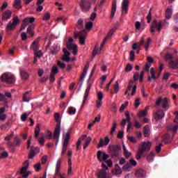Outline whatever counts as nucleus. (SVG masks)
<instances>
[{"label": "nucleus", "instance_id": "nucleus-1", "mask_svg": "<svg viewBox=\"0 0 178 178\" xmlns=\"http://www.w3.org/2000/svg\"><path fill=\"white\" fill-rule=\"evenodd\" d=\"M60 114L58 113H54V119L57 122V125H56V129H54V134H53V138L56 140V145H58L59 143V138L60 136V127L61 122L60 120Z\"/></svg>", "mask_w": 178, "mask_h": 178}, {"label": "nucleus", "instance_id": "nucleus-2", "mask_svg": "<svg viewBox=\"0 0 178 178\" xmlns=\"http://www.w3.org/2000/svg\"><path fill=\"white\" fill-rule=\"evenodd\" d=\"M72 128H70L65 134L63 135L61 156H65L70 140Z\"/></svg>", "mask_w": 178, "mask_h": 178}, {"label": "nucleus", "instance_id": "nucleus-3", "mask_svg": "<svg viewBox=\"0 0 178 178\" xmlns=\"http://www.w3.org/2000/svg\"><path fill=\"white\" fill-rule=\"evenodd\" d=\"M173 54L171 53H167L165 55V60L168 62L169 60V67L172 70H177L178 69V58L177 60H172Z\"/></svg>", "mask_w": 178, "mask_h": 178}, {"label": "nucleus", "instance_id": "nucleus-4", "mask_svg": "<svg viewBox=\"0 0 178 178\" xmlns=\"http://www.w3.org/2000/svg\"><path fill=\"white\" fill-rule=\"evenodd\" d=\"M122 151V147L120 145H113L109 147V152L113 159L118 158Z\"/></svg>", "mask_w": 178, "mask_h": 178}, {"label": "nucleus", "instance_id": "nucleus-5", "mask_svg": "<svg viewBox=\"0 0 178 178\" xmlns=\"http://www.w3.org/2000/svg\"><path fill=\"white\" fill-rule=\"evenodd\" d=\"M87 32L86 29H83L79 32H74V38L78 39L79 38V43L81 45H84L86 44V39Z\"/></svg>", "mask_w": 178, "mask_h": 178}, {"label": "nucleus", "instance_id": "nucleus-6", "mask_svg": "<svg viewBox=\"0 0 178 178\" xmlns=\"http://www.w3.org/2000/svg\"><path fill=\"white\" fill-rule=\"evenodd\" d=\"M92 2L95 0H81L79 3V6L83 12H88L91 9Z\"/></svg>", "mask_w": 178, "mask_h": 178}, {"label": "nucleus", "instance_id": "nucleus-7", "mask_svg": "<svg viewBox=\"0 0 178 178\" xmlns=\"http://www.w3.org/2000/svg\"><path fill=\"white\" fill-rule=\"evenodd\" d=\"M13 22L10 21L6 27V31H13L17 25L19 24V20L17 16H15L12 19Z\"/></svg>", "mask_w": 178, "mask_h": 178}, {"label": "nucleus", "instance_id": "nucleus-8", "mask_svg": "<svg viewBox=\"0 0 178 178\" xmlns=\"http://www.w3.org/2000/svg\"><path fill=\"white\" fill-rule=\"evenodd\" d=\"M1 79L3 82H6L8 83H13L15 81V78L14 75L10 74L9 72H5L1 76Z\"/></svg>", "mask_w": 178, "mask_h": 178}, {"label": "nucleus", "instance_id": "nucleus-9", "mask_svg": "<svg viewBox=\"0 0 178 178\" xmlns=\"http://www.w3.org/2000/svg\"><path fill=\"white\" fill-rule=\"evenodd\" d=\"M176 119L174 120V122L176 123V124H172L168 127V131L172 133L173 137L177 134V130H178V112H176Z\"/></svg>", "mask_w": 178, "mask_h": 178}, {"label": "nucleus", "instance_id": "nucleus-10", "mask_svg": "<svg viewBox=\"0 0 178 178\" xmlns=\"http://www.w3.org/2000/svg\"><path fill=\"white\" fill-rule=\"evenodd\" d=\"M151 147H152L151 142L149 141L143 142L138 149V151H140V154L147 153L150 151Z\"/></svg>", "mask_w": 178, "mask_h": 178}, {"label": "nucleus", "instance_id": "nucleus-11", "mask_svg": "<svg viewBox=\"0 0 178 178\" xmlns=\"http://www.w3.org/2000/svg\"><path fill=\"white\" fill-rule=\"evenodd\" d=\"M163 66H164L163 64H160V71L157 74V76L156 75L155 70H154V68H151V70H150L151 76L149 75L147 81L149 82H151L152 79H154V80L157 79L159 77V76L163 69Z\"/></svg>", "mask_w": 178, "mask_h": 178}, {"label": "nucleus", "instance_id": "nucleus-12", "mask_svg": "<svg viewBox=\"0 0 178 178\" xmlns=\"http://www.w3.org/2000/svg\"><path fill=\"white\" fill-rule=\"evenodd\" d=\"M29 161H26L24 163L22 168L17 172L18 175H21L23 178H26L29 177V173L27 172V169L29 168Z\"/></svg>", "mask_w": 178, "mask_h": 178}, {"label": "nucleus", "instance_id": "nucleus-13", "mask_svg": "<svg viewBox=\"0 0 178 178\" xmlns=\"http://www.w3.org/2000/svg\"><path fill=\"white\" fill-rule=\"evenodd\" d=\"M155 29H157V31L159 32H161V29H162V22H159V23L157 22L156 19H154L153 21L152 24L151 25L150 27V32L152 33H155Z\"/></svg>", "mask_w": 178, "mask_h": 178}, {"label": "nucleus", "instance_id": "nucleus-14", "mask_svg": "<svg viewBox=\"0 0 178 178\" xmlns=\"http://www.w3.org/2000/svg\"><path fill=\"white\" fill-rule=\"evenodd\" d=\"M97 158L100 162L106 161L109 159V155L102 150H99L97 153Z\"/></svg>", "mask_w": 178, "mask_h": 178}, {"label": "nucleus", "instance_id": "nucleus-15", "mask_svg": "<svg viewBox=\"0 0 178 178\" xmlns=\"http://www.w3.org/2000/svg\"><path fill=\"white\" fill-rule=\"evenodd\" d=\"M115 31H116V29H115V28H113V29H112L108 32V35L105 37V38L104 39L102 43L101 44L100 50H102V49L104 48V45H105V44H106V41H107L108 40H109V39L113 36V35L114 34V33H115Z\"/></svg>", "mask_w": 178, "mask_h": 178}, {"label": "nucleus", "instance_id": "nucleus-16", "mask_svg": "<svg viewBox=\"0 0 178 178\" xmlns=\"http://www.w3.org/2000/svg\"><path fill=\"white\" fill-rule=\"evenodd\" d=\"M131 88H132L131 95L134 96L136 92V86L134 85V81L132 80H130L127 90L125 91V95H127V93L129 92V91L131 90Z\"/></svg>", "mask_w": 178, "mask_h": 178}, {"label": "nucleus", "instance_id": "nucleus-17", "mask_svg": "<svg viewBox=\"0 0 178 178\" xmlns=\"http://www.w3.org/2000/svg\"><path fill=\"white\" fill-rule=\"evenodd\" d=\"M35 22V18L33 17H26L23 20L24 24L21 27V31L25 29L26 26L29 24H33Z\"/></svg>", "mask_w": 178, "mask_h": 178}, {"label": "nucleus", "instance_id": "nucleus-18", "mask_svg": "<svg viewBox=\"0 0 178 178\" xmlns=\"http://www.w3.org/2000/svg\"><path fill=\"white\" fill-rule=\"evenodd\" d=\"M91 87H92V84L89 83L88 87L86 89L85 94H84V96H83V103H82V105H81V108H83V106L85 105V103H86V100L88 97Z\"/></svg>", "mask_w": 178, "mask_h": 178}, {"label": "nucleus", "instance_id": "nucleus-19", "mask_svg": "<svg viewBox=\"0 0 178 178\" xmlns=\"http://www.w3.org/2000/svg\"><path fill=\"white\" fill-rule=\"evenodd\" d=\"M129 0H123L122 3V14L127 15L129 13Z\"/></svg>", "mask_w": 178, "mask_h": 178}, {"label": "nucleus", "instance_id": "nucleus-20", "mask_svg": "<svg viewBox=\"0 0 178 178\" xmlns=\"http://www.w3.org/2000/svg\"><path fill=\"white\" fill-rule=\"evenodd\" d=\"M60 50V47L57 44H54L50 47V54H51V55H56Z\"/></svg>", "mask_w": 178, "mask_h": 178}, {"label": "nucleus", "instance_id": "nucleus-21", "mask_svg": "<svg viewBox=\"0 0 178 178\" xmlns=\"http://www.w3.org/2000/svg\"><path fill=\"white\" fill-rule=\"evenodd\" d=\"M150 43H151L150 38H149L147 39V41L146 42H145V40L143 39V38H142L140 41L139 45L140 46H144L145 45V51H147L149 49V45L150 44Z\"/></svg>", "mask_w": 178, "mask_h": 178}, {"label": "nucleus", "instance_id": "nucleus-22", "mask_svg": "<svg viewBox=\"0 0 178 178\" xmlns=\"http://www.w3.org/2000/svg\"><path fill=\"white\" fill-rule=\"evenodd\" d=\"M40 38H38L35 40L33 41L32 43L31 48L35 51H38L39 49V42H40Z\"/></svg>", "mask_w": 178, "mask_h": 178}, {"label": "nucleus", "instance_id": "nucleus-23", "mask_svg": "<svg viewBox=\"0 0 178 178\" xmlns=\"http://www.w3.org/2000/svg\"><path fill=\"white\" fill-rule=\"evenodd\" d=\"M146 172L145 170L140 168L136 171L135 176L137 178H143L145 177Z\"/></svg>", "mask_w": 178, "mask_h": 178}, {"label": "nucleus", "instance_id": "nucleus-24", "mask_svg": "<svg viewBox=\"0 0 178 178\" xmlns=\"http://www.w3.org/2000/svg\"><path fill=\"white\" fill-rule=\"evenodd\" d=\"M11 15H12V11L10 10H6L3 13V16H2V21H7L8 19H10L11 17Z\"/></svg>", "mask_w": 178, "mask_h": 178}, {"label": "nucleus", "instance_id": "nucleus-25", "mask_svg": "<svg viewBox=\"0 0 178 178\" xmlns=\"http://www.w3.org/2000/svg\"><path fill=\"white\" fill-rule=\"evenodd\" d=\"M117 8H118V6L116 4V0H114L113 1L112 8H111V19H113L114 18L115 15L116 13Z\"/></svg>", "mask_w": 178, "mask_h": 178}, {"label": "nucleus", "instance_id": "nucleus-26", "mask_svg": "<svg viewBox=\"0 0 178 178\" xmlns=\"http://www.w3.org/2000/svg\"><path fill=\"white\" fill-rule=\"evenodd\" d=\"M165 116V113L164 112L162 111V110H159L156 114H155V116H154V118L156 120H161L162 118H163Z\"/></svg>", "mask_w": 178, "mask_h": 178}, {"label": "nucleus", "instance_id": "nucleus-27", "mask_svg": "<svg viewBox=\"0 0 178 178\" xmlns=\"http://www.w3.org/2000/svg\"><path fill=\"white\" fill-rule=\"evenodd\" d=\"M133 170V167L129 164V162H127L122 167V170L124 172H129Z\"/></svg>", "mask_w": 178, "mask_h": 178}, {"label": "nucleus", "instance_id": "nucleus-28", "mask_svg": "<svg viewBox=\"0 0 178 178\" xmlns=\"http://www.w3.org/2000/svg\"><path fill=\"white\" fill-rule=\"evenodd\" d=\"M97 178H106L107 173L106 171L104 170H100L99 172L97 174Z\"/></svg>", "mask_w": 178, "mask_h": 178}, {"label": "nucleus", "instance_id": "nucleus-29", "mask_svg": "<svg viewBox=\"0 0 178 178\" xmlns=\"http://www.w3.org/2000/svg\"><path fill=\"white\" fill-rule=\"evenodd\" d=\"M163 143H164L165 144H169L170 143H171L172 141V138L171 136L169 134H167L164 136L163 138Z\"/></svg>", "mask_w": 178, "mask_h": 178}, {"label": "nucleus", "instance_id": "nucleus-30", "mask_svg": "<svg viewBox=\"0 0 178 178\" xmlns=\"http://www.w3.org/2000/svg\"><path fill=\"white\" fill-rule=\"evenodd\" d=\"M172 16V9L170 8H168L165 11V18L167 19H170Z\"/></svg>", "mask_w": 178, "mask_h": 178}, {"label": "nucleus", "instance_id": "nucleus-31", "mask_svg": "<svg viewBox=\"0 0 178 178\" xmlns=\"http://www.w3.org/2000/svg\"><path fill=\"white\" fill-rule=\"evenodd\" d=\"M31 91H27L26 92H25V94L23 96V101L25 102H29V98L31 96Z\"/></svg>", "mask_w": 178, "mask_h": 178}, {"label": "nucleus", "instance_id": "nucleus-32", "mask_svg": "<svg viewBox=\"0 0 178 178\" xmlns=\"http://www.w3.org/2000/svg\"><path fill=\"white\" fill-rule=\"evenodd\" d=\"M35 29L34 25H30L29 26L27 29V33L31 35V38L34 36V33L33 32V30Z\"/></svg>", "mask_w": 178, "mask_h": 178}, {"label": "nucleus", "instance_id": "nucleus-33", "mask_svg": "<svg viewBox=\"0 0 178 178\" xmlns=\"http://www.w3.org/2000/svg\"><path fill=\"white\" fill-rule=\"evenodd\" d=\"M13 144V147H19L21 144V139L19 137L16 136L14 139Z\"/></svg>", "mask_w": 178, "mask_h": 178}, {"label": "nucleus", "instance_id": "nucleus-34", "mask_svg": "<svg viewBox=\"0 0 178 178\" xmlns=\"http://www.w3.org/2000/svg\"><path fill=\"white\" fill-rule=\"evenodd\" d=\"M117 127H118V123H116V122H114L113 123V126L111 129V132H110L111 136H114Z\"/></svg>", "mask_w": 178, "mask_h": 178}, {"label": "nucleus", "instance_id": "nucleus-35", "mask_svg": "<svg viewBox=\"0 0 178 178\" xmlns=\"http://www.w3.org/2000/svg\"><path fill=\"white\" fill-rule=\"evenodd\" d=\"M6 97L10 98L11 94L10 92H6L5 95L0 94V102H3L6 99Z\"/></svg>", "mask_w": 178, "mask_h": 178}, {"label": "nucleus", "instance_id": "nucleus-36", "mask_svg": "<svg viewBox=\"0 0 178 178\" xmlns=\"http://www.w3.org/2000/svg\"><path fill=\"white\" fill-rule=\"evenodd\" d=\"M40 131V124H38L37 126H36V128L35 129V138H38Z\"/></svg>", "mask_w": 178, "mask_h": 178}, {"label": "nucleus", "instance_id": "nucleus-37", "mask_svg": "<svg viewBox=\"0 0 178 178\" xmlns=\"http://www.w3.org/2000/svg\"><path fill=\"white\" fill-rule=\"evenodd\" d=\"M14 7L17 10L21 9L22 8L21 0H15L14 3Z\"/></svg>", "mask_w": 178, "mask_h": 178}, {"label": "nucleus", "instance_id": "nucleus-38", "mask_svg": "<svg viewBox=\"0 0 178 178\" xmlns=\"http://www.w3.org/2000/svg\"><path fill=\"white\" fill-rule=\"evenodd\" d=\"M92 141V138L90 137H88L86 138V142L83 145V149H86L87 147H88L89 144H90Z\"/></svg>", "mask_w": 178, "mask_h": 178}, {"label": "nucleus", "instance_id": "nucleus-39", "mask_svg": "<svg viewBox=\"0 0 178 178\" xmlns=\"http://www.w3.org/2000/svg\"><path fill=\"white\" fill-rule=\"evenodd\" d=\"M154 157V154L152 152H151V153L149 154H148L147 156V161L149 163H151V162L153 161Z\"/></svg>", "mask_w": 178, "mask_h": 178}, {"label": "nucleus", "instance_id": "nucleus-40", "mask_svg": "<svg viewBox=\"0 0 178 178\" xmlns=\"http://www.w3.org/2000/svg\"><path fill=\"white\" fill-rule=\"evenodd\" d=\"M77 28L79 29H82L83 28V19H79L77 21Z\"/></svg>", "mask_w": 178, "mask_h": 178}, {"label": "nucleus", "instance_id": "nucleus-41", "mask_svg": "<svg viewBox=\"0 0 178 178\" xmlns=\"http://www.w3.org/2000/svg\"><path fill=\"white\" fill-rule=\"evenodd\" d=\"M61 163H62L61 159H58V160H57V163H56V170L57 171L60 170Z\"/></svg>", "mask_w": 178, "mask_h": 178}, {"label": "nucleus", "instance_id": "nucleus-42", "mask_svg": "<svg viewBox=\"0 0 178 178\" xmlns=\"http://www.w3.org/2000/svg\"><path fill=\"white\" fill-rule=\"evenodd\" d=\"M87 72H88V70L83 69L82 74L80 75L79 81H82L85 79L87 74Z\"/></svg>", "mask_w": 178, "mask_h": 178}, {"label": "nucleus", "instance_id": "nucleus-43", "mask_svg": "<svg viewBox=\"0 0 178 178\" xmlns=\"http://www.w3.org/2000/svg\"><path fill=\"white\" fill-rule=\"evenodd\" d=\"M21 76L22 78L24 80L28 79L29 77L28 72H26L25 71H21Z\"/></svg>", "mask_w": 178, "mask_h": 178}, {"label": "nucleus", "instance_id": "nucleus-44", "mask_svg": "<svg viewBox=\"0 0 178 178\" xmlns=\"http://www.w3.org/2000/svg\"><path fill=\"white\" fill-rule=\"evenodd\" d=\"M45 136L47 140H52V132L47 130V131H46Z\"/></svg>", "mask_w": 178, "mask_h": 178}, {"label": "nucleus", "instance_id": "nucleus-45", "mask_svg": "<svg viewBox=\"0 0 178 178\" xmlns=\"http://www.w3.org/2000/svg\"><path fill=\"white\" fill-rule=\"evenodd\" d=\"M74 46H77V44L69 43V42H67L66 44V47L68 50H73V49L74 48Z\"/></svg>", "mask_w": 178, "mask_h": 178}, {"label": "nucleus", "instance_id": "nucleus-46", "mask_svg": "<svg viewBox=\"0 0 178 178\" xmlns=\"http://www.w3.org/2000/svg\"><path fill=\"white\" fill-rule=\"evenodd\" d=\"M138 116L140 118H144L145 116H147V111H140Z\"/></svg>", "mask_w": 178, "mask_h": 178}, {"label": "nucleus", "instance_id": "nucleus-47", "mask_svg": "<svg viewBox=\"0 0 178 178\" xmlns=\"http://www.w3.org/2000/svg\"><path fill=\"white\" fill-rule=\"evenodd\" d=\"M37 140H38L39 143L41 145H44V143H45V139H44V136L42 135L40 138H36Z\"/></svg>", "mask_w": 178, "mask_h": 178}, {"label": "nucleus", "instance_id": "nucleus-48", "mask_svg": "<svg viewBox=\"0 0 178 178\" xmlns=\"http://www.w3.org/2000/svg\"><path fill=\"white\" fill-rule=\"evenodd\" d=\"M76 112V109L73 107H69L68 108V113L70 115H74Z\"/></svg>", "mask_w": 178, "mask_h": 178}, {"label": "nucleus", "instance_id": "nucleus-49", "mask_svg": "<svg viewBox=\"0 0 178 178\" xmlns=\"http://www.w3.org/2000/svg\"><path fill=\"white\" fill-rule=\"evenodd\" d=\"M35 156V153L34 152V149H33V147H31V152H30V153L29 154V159H32Z\"/></svg>", "mask_w": 178, "mask_h": 178}, {"label": "nucleus", "instance_id": "nucleus-50", "mask_svg": "<svg viewBox=\"0 0 178 178\" xmlns=\"http://www.w3.org/2000/svg\"><path fill=\"white\" fill-rule=\"evenodd\" d=\"M58 73V68L56 67V65L53 66V68H51V74H56Z\"/></svg>", "mask_w": 178, "mask_h": 178}, {"label": "nucleus", "instance_id": "nucleus-51", "mask_svg": "<svg viewBox=\"0 0 178 178\" xmlns=\"http://www.w3.org/2000/svg\"><path fill=\"white\" fill-rule=\"evenodd\" d=\"M57 65H58V67H60V68L62 70H63L66 67L65 63H63L60 60H58V62H57Z\"/></svg>", "mask_w": 178, "mask_h": 178}, {"label": "nucleus", "instance_id": "nucleus-52", "mask_svg": "<svg viewBox=\"0 0 178 178\" xmlns=\"http://www.w3.org/2000/svg\"><path fill=\"white\" fill-rule=\"evenodd\" d=\"M93 27V22H89L86 24V29L87 30H90Z\"/></svg>", "mask_w": 178, "mask_h": 178}, {"label": "nucleus", "instance_id": "nucleus-53", "mask_svg": "<svg viewBox=\"0 0 178 178\" xmlns=\"http://www.w3.org/2000/svg\"><path fill=\"white\" fill-rule=\"evenodd\" d=\"M87 138V135H83L81 138H79L77 140L76 145H81V141L84 140V138Z\"/></svg>", "mask_w": 178, "mask_h": 178}, {"label": "nucleus", "instance_id": "nucleus-54", "mask_svg": "<svg viewBox=\"0 0 178 178\" xmlns=\"http://www.w3.org/2000/svg\"><path fill=\"white\" fill-rule=\"evenodd\" d=\"M161 102H162V106L163 108H165L166 107H168V102L167 98H165L164 99H163Z\"/></svg>", "mask_w": 178, "mask_h": 178}, {"label": "nucleus", "instance_id": "nucleus-55", "mask_svg": "<svg viewBox=\"0 0 178 178\" xmlns=\"http://www.w3.org/2000/svg\"><path fill=\"white\" fill-rule=\"evenodd\" d=\"M129 105V102H126L124 104H122L121 107L120 108V112L122 113L124 111V108H126V106Z\"/></svg>", "mask_w": 178, "mask_h": 178}, {"label": "nucleus", "instance_id": "nucleus-56", "mask_svg": "<svg viewBox=\"0 0 178 178\" xmlns=\"http://www.w3.org/2000/svg\"><path fill=\"white\" fill-rule=\"evenodd\" d=\"M65 174L62 175L60 170H56V172L54 173V177L61 178Z\"/></svg>", "mask_w": 178, "mask_h": 178}, {"label": "nucleus", "instance_id": "nucleus-57", "mask_svg": "<svg viewBox=\"0 0 178 178\" xmlns=\"http://www.w3.org/2000/svg\"><path fill=\"white\" fill-rule=\"evenodd\" d=\"M129 163L130 164V165L131 166V168L136 167V165H137V162H136L134 159H129Z\"/></svg>", "mask_w": 178, "mask_h": 178}, {"label": "nucleus", "instance_id": "nucleus-58", "mask_svg": "<svg viewBox=\"0 0 178 178\" xmlns=\"http://www.w3.org/2000/svg\"><path fill=\"white\" fill-rule=\"evenodd\" d=\"M143 131H144V136L145 137H149V131L148 130V127H145L143 129Z\"/></svg>", "mask_w": 178, "mask_h": 178}, {"label": "nucleus", "instance_id": "nucleus-59", "mask_svg": "<svg viewBox=\"0 0 178 178\" xmlns=\"http://www.w3.org/2000/svg\"><path fill=\"white\" fill-rule=\"evenodd\" d=\"M124 155L126 159H129L131 156V153L129 152V150L125 149V152H124Z\"/></svg>", "mask_w": 178, "mask_h": 178}, {"label": "nucleus", "instance_id": "nucleus-60", "mask_svg": "<svg viewBox=\"0 0 178 178\" xmlns=\"http://www.w3.org/2000/svg\"><path fill=\"white\" fill-rule=\"evenodd\" d=\"M117 137L118 138H120V140H122V138L124 137V133L123 132V131H119Z\"/></svg>", "mask_w": 178, "mask_h": 178}, {"label": "nucleus", "instance_id": "nucleus-61", "mask_svg": "<svg viewBox=\"0 0 178 178\" xmlns=\"http://www.w3.org/2000/svg\"><path fill=\"white\" fill-rule=\"evenodd\" d=\"M132 69H133V67H132L131 64H127L125 67V72H129L131 71Z\"/></svg>", "mask_w": 178, "mask_h": 178}, {"label": "nucleus", "instance_id": "nucleus-62", "mask_svg": "<svg viewBox=\"0 0 178 178\" xmlns=\"http://www.w3.org/2000/svg\"><path fill=\"white\" fill-rule=\"evenodd\" d=\"M134 56H135L134 51H130V54H129V57H130V60L131 61H134Z\"/></svg>", "mask_w": 178, "mask_h": 178}, {"label": "nucleus", "instance_id": "nucleus-63", "mask_svg": "<svg viewBox=\"0 0 178 178\" xmlns=\"http://www.w3.org/2000/svg\"><path fill=\"white\" fill-rule=\"evenodd\" d=\"M139 79V74L138 72H135V74H134V82L137 81L138 79Z\"/></svg>", "mask_w": 178, "mask_h": 178}, {"label": "nucleus", "instance_id": "nucleus-64", "mask_svg": "<svg viewBox=\"0 0 178 178\" xmlns=\"http://www.w3.org/2000/svg\"><path fill=\"white\" fill-rule=\"evenodd\" d=\"M28 114L27 113H24V114H22V116H21V120L23 121V122H25L26 120V119H27V117H28Z\"/></svg>", "mask_w": 178, "mask_h": 178}]
</instances>
